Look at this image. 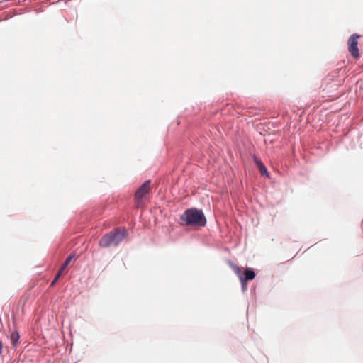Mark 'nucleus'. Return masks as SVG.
Wrapping results in <instances>:
<instances>
[{"label":"nucleus","instance_id":"7","mask_svg":"<svg viewBox=\"0 0 363 363\" xmlns=\"http://www.w3.org/2000/svg\"><path fill=\"white\" fill-rule=\"evenodd\" d=\"M19 339V335L18 333H12L11 335V341L15 345Z\"/></svg>","mask_w":363,"mask_h":363},{"label":"nucleus","instance_id":"4","mask_svg":"<svg viewBox=\"0 0 363 363\" xmlns=\"http://www.w3.org/2000/svg\"><path fill=\"white\" fill-rule=\"evenodd\" d=\"M360 36L357 34H353L348 40V48L349 52L354 58H357L359 56V49L357 47L358 39Z\"/></svg>","mask_w":363,"mask_h":363},{"label":"nucleus","instance_id":"9","mask_svg":"<svg viewBox=\"0 0 363 363\" xmlns=\"http://www.w3.org/2000/svg\"><path fill=\"white\" fill-rule=\"evenodd\" d=\"M74 258V255H69L67 259L65 261V262L63 263L64 264V267H66L71 262V261L72 260V259Z\"/></svg>","mask_w":363,"mask_h":363},{"label":"nucleus","instance_id":"11","mask_svg":"<svg viewBox=\"0 0 363 363\" xmlns=\"http://www.w3.org/2000/svg\"><path fill=\"white\" fill-rule=\"evenodd\" d=\"M66 267H64V264L62 265V267H60L59 272H61V274L63 273L64 270L65 269Z\"/></svg>","mask_w":363,"mask_h":363},{"label":"nucleus","instance_id":"1","mask_svg":"<svg viewBox=\"0 0 363 363\" xmlns=\"http://www.w3.org/2000/svg\"><path fill=\"white\" fill-rule=\"evenodd\" d=\"M181 220L187 225L204 226L206 223L202 211L196 208L186 210L181 216Z\"/></svg>","mask_w":363,"mask_h":363},{"label":"nucleus","instance_id":"5","mask_svg":"<svg viewBox=\"0 0 363 363\" xmlns=\"http://www.w3.org/2000/svg\"><path fill=\"white\" fill-rule=\"evenodd\" d=\"M255 277V273L252 269H247L244 272V277H240V282L242 284V289L247 286V282L252 280Z\"/></svg>","mask_w":363,"mask_h":363},{"label":"nucleus","instance_id":"3","mask_svg":"<svg viewBox=\"0 0 363 363\" xmlns=\"http://www.w3.org/2000/svg\"><path fill=\"white\" fill-rule=\"evenodd\" d=\"M150 189V182H145L136 191L135 194V201L138 208L143 203V199L148 194Z\"/></svg>","mask_w":363,"mask_h":363},{"label":"nucleus","instance_id":"8","mask_svg":"<svg viewBox=\"0 0 363 363\" xmlns=\"http://www.w3.org/2000/svg\"><path fill=\"white\" fill-rule=\"evenodd\" d=\"M259 170L262 176H267V169L264 165H262L260 167H259Z\"/></svg>","mask_w":363,"mask_h":363},{"label":"nucleus","instance_id":"13","mask_svg":"<svg viewBox=\"0 0 363 363\" xmlns=\"http://www.w3.org/2000/svg\"><path fill=\"white\" fill-rule=\"evenodd\" d=\"M57 281V279H55L52 280V283H51V286H53L55 283Z\"/></svg>","mask_w":363,"mask_h":363},{"label":"nucleus","instance_id":"12","mask_svg":"<svg viewBox=\"0 0 363 363\" xmlns=\"http://www.w3.org/2000/svg\"><path fill=\"white\" fill-rule=\"evenodd\" d=\"M61 272H58L57 274H56L55 279H57V280L59 279L60 277L61 276Z\"/></svg>","mask_w":363,"mask_h":363},{"label":"nucleus","instance_id":"6","mask_svg":"<svg viewBox=\"0 0 363 363\" xmlns=\"http://www.w3.org/2000/svg\"><path fill=\"white\" fill-rule=\"evenodd\" d=\"M230 266L233 270V272L239 277V278L240 279V277H242L241 275V269L237 266V265H235L233 264H230Z\"/></svg>","mask_w":363,"mask_h":363},{"label":"nucleus","instance_id":"10","mask_svg":"<svg viewBox=\"0 0 363 363\" xmlns=\"http://www.w3.org/2000/svg\"><path fill=\"white\" fill-rule=\"evenodd\" d=\"M255 162L258 168L260 167L261 166L264 165L263 163L261 162V160L257 157H255Z\"/></svg>","mask_w":363,"mask_h":363},{"label":"nucleus","instance_id":"2","mask_svg":"<svg viewBox=\"0 0 363 363\" xmlns=\"http://www.w3.org/2000/svg\"><path fill=\"white\" fill-rule=\"evenodd\" d=\"M127 235L125 229H116L114 232H110L104 235L99 241V245L101 247H109L116 246Z\"/></svg>","mask_w":363,"mask_h":363}]
</instances>
